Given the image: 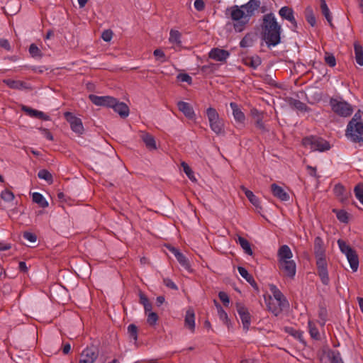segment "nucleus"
Listing matches in <instances>:
<instances>
[{
    "mask_svg": "<svg viewBox=\"0 0 363 363\" xmlns=\"http://www.w3.org/2000/svg\"><path fill=\"white\" fill-rule=\"evenodd\" d=\"M230 106L233 111V115L236 122L243 123L245 120L244 113L240 110L238 105L235 102H230Z\"/></svg>",
    "mask_w": 363,
    "mask_h": 363,
    "instance_id": "21",
    "label": "nucleus"
},
{
    "mask_svg": "<svg viewBox=\"0 0 363 363\" xmlns=\"http://www.w3.org/2000/svg\"><path fill=\"white\" fill-rule=\"evenodd\" d=\"M230 56V52L228 50L215 48L211 50L208 53V57L218 62H225Z\"/></svg>",
    "mask_w": 363,
    "mask_h": 363,
    "instance_id": "13",
    "label": "nucleus"
},
{
    "mask_svg": "<svg viewBox=\"0 0 363 363\" xmlns=\"http://www.w3.org/2000/svg\"><path fill=\"white\" fill-rule=\"evenodd\" d=\"M185 326L187 327L192 333L195 330V313L192 308H189L186 312L184 319Z\"/></svg>",
    "mask_w": 363,
    "mask_h": 363,
    "instance_id": "20",
    "label": "nucleus"
},
{
    "mask_svg": "<svg viewBox=\"0 0 363 363\" xmlns=\"http://www.w3.org/2000/svg\"><path fill=\"white\" fill-rule=\"evenodd\" d=\"M337 245L341 252L346 256L352 272H357L359 262L356 251L342 240H338Z\"/></svg>",
    "mask_w": 363,
    "mask_h": 363,
    "instance_id": "5",
    "label": "nucleus"
},
{
    "mask_svg": "<svg viewBox=\"0 0 363 363\" xmlns=\"http://www.w3.org/2000/svg\"><path fill=\"white\" fill-rule=\"evenodd\" d=\"M28 50L30 55L34 58H41L43 55L42 51L35 43L30 45Z\"/></svg>",
    "mask_w": 363,
    "mask_h": 363,
    "instance_id": "38",
    "label": "nucleus"
},
{
    "mask_svg": "<svg viewBox=\"0 0 363 363\" xmlns=\"http://www.w3.org/2000/svg\"><path fill=\"white\" fill-rule=\"evenodd\" d=\"M281 27L272 13L263 16L262 38L268 48L275 47L281 43Z\"/></svg>",
    "mask_w": 363,
    "mask_h": 363,
    "instance_id": "2",
    "label": "nucleus"
},
{
    "mask_svg": "<svg viewBox=\"0 0 363 363\" xmlns=\"http://www.w3.org/2000/svg\"><path fill=\"white\" fill-rule=\"evenodd\" d=\"M362 122H363L362 121V116H361V114H360L359 111H358V112H357L354 115V116L352 117L351 121L348 123L347 126L352 125H354L356 123H362Z\"/></svg>",
    "mask_w": 363,
    "mask_h": 363,
    "instance_id": "55",
    "label": "nucleus"
},
{
    "mask_svg": "<svg viewBox=\"0 0 363 363\" xmlns=\"http://www.w3.org/2000/svg\"><path fill=\"white\" fill-rule=\"evenodd\" d=\"M158 320V315L155 312H150L147 314V322L150 325H156L157 322Z\"/></svg>",
    "mask_w": 363,
    "mask_h": 363,
    "instance_id": "51",
    "label": "nucleus"
},
{
    "mask_svg": "<svg viewBox=\"0 0 363 363\" xmlns=\"http://www.w3.org/2000/svg\"><path fill=\"white\" fill-rule=\"evenodd\" d=\"M140 138L148 150H153L157 149L155 139L150 133L146 132H142L140 134Z\"/></svg>",
    "mask_w": 363,
    "mask_h": 363,
    "instance_id": "19",
    "label": "nucleus"
},
{
    "mask_svg": "<svg viewBox=\"0 0 363 363\" xmlns=\"http://www.w3.org/2000/svg\"><path fill=\"white\" fill-rule=\"evenodd\" d=\"M38 177L41 179H44L48 182H52V174L46 169H41L38 173Z\"/></svg>",
    "mask_w": 363,
    "mask_h": 363,
    "instance_id": "43",
    "label": "nucleus"
},
{
    "mask_svg": "<svg viewBox=\"0 0 363 363\" xmlns=\"http://www.w3.org/2000/svg\"><path fill=\"white\" fill-rule=\"evenodd\" d=\"M324 59L325 63L330 67H333L336 65V59L333 54L326 52Z\"/></svg>",
    "mask_w": 363,
    "mask_h": 363,
    "instance_id": "49",
    "label": "nucleus"
},
{
    "mask_svg": "<svg viewBox=\"0 0 363 363\" xmlns=\"http://www.w3.org/2000/svg\"><path fill=\"white\" fill-rule=\"evenodd\" d=\"M128 333L135 342L138 340V328L135 324H130L128 326Z\"/></svg>",
    "mask_w": 363,
    "mask_h": 363,
    "instance_id": "42",
    "label": "nucleus"
},
{
    "mask_svg": "<svg viewBox=\"0 0 363 363\" xmlns=\"http://www.w3.org/2000/svg\"><path fill=\"white\" fill-rule=\"evenodd\" d=\"M318 274L320 277L321 282L324 285H328L330 281L328 269L318 271Z\"/></svg>",
    "mask_w": 363,
    "mask_h": 363,
    "instance_id": "50",
    "label": "nucleus"
},
{
    "mask_svg": "<svg viewBox=\"0 0 363 363\" xmlns=\"http://www.w3.org/2000/svg\"><path fill=\"white\" fill-rule=\"evenodd\" d=\"M113 36V33L111 30H105L102 33L101 38L106 42H109Z\"/></svg>",
    "mask_w": 363,
    "mask_h": 363,
    "instance_id": "61",
    "label": "nucleus"
},
{
    "mask_svg": "<svg viewBox=\"0 0 363 363\" xmlns=\"http://www.w3.org/2000/svg\"><path fill=\"white\" fill-rule=\"evenodd\" d=\"M23 238L30 242H35L37 240L36 235L30 232H25L23 233Z\"/></svg>",
    "mask_w": 363,
    "mask_h": 363,
    "instance_id": "59",
    "label": "nucleus"
},
{
    "mask_svg": "<svg viewBox=\"0 0 363 363\" xmlns=\"http://www.w3.org/2000/svg\"><path fill=\"white\" fill-rule=\"evenodd\" d=\"M238 270L242 277H243L253 287H257V284L253 277L248 273L247 270L245 267H238Z\"/></svg>",
    "mask_w": 363,
    "mask_h": 363,
    "instance_id": "30",
    "label": "nucleus"
},
{
    "mask_svg": "<svg viewBox=\"0 0 363 363\" xmlns=\"http://www.w3.org/2000/svg\"><path fill=\"white\" fill-rule=\"evenodd\" d=\"M139 296H140V303L143 306H144L147 303L150 302L147 297L142 291H140Z\"/></svg>",
    "mask_w": 363,
    "mask_h": 363,
    "instance_id": "63",
    "label": "nucleus"
},
{
    "mask_svg": "<svg viewBox=\"0 0 363 363\" xmlns=\"http://www.w3.org/2000/svg\"><path fill=\"white\" fill-rule=\"evenodd\" d=\"M293 253L290 247L281 245L277 252L278 264L281 271L285 276L294 279L296 272V262L292 259Z\"/></svg>",
    "mask_w": 363,
    "mask_h": 363,
    "instance_id": "4",
    "label": "nucleus"
},
{
    "mask_svg": "<svg viewBox=\"0 0 363 363\" xmlns=\"http://www.w3.org/2000/svg\"><path fill=\"white\" fill-rule=\"evenodd\" d=\"M218 297L225 306H228L229 304L230 299H229L228 294L225 292H223V291L219 292Z\"/></svg>",
    "mask_w": 363,
    "mask_h": 363,
    "instance_id": "58",
    "label": "nucleus"
},
{
    "mask_svg": "<svg viewBox=\"0 0 363 363\" xmlns=\"http://www.w3.org/2000/svg\"><path fill=\"white\" fill-rule=\"evenodd\" d=\"M178 109L184 113V115L189 119L195 118V112L193 107L187 102L179 101L177 103Z\"/></svg>",
    "mask_w": 363,
    "mask_h": 363,
    "instance_id": "18",
    "label": "nucleus"
},
{
    "mask_svg": "<svg viewBox=\"0 0 363 363\" xmlns=\"http://www.w3.org/2000/svg\"><path fill=\"white\" fill-rule=\"evenodd\" d=\"M240 188L242 190V191L245 193L246 197L248 199L250 202L253 206H255L256 208H261L260 201H259V198L257 196H256L252 191L248 190L244 186H242Z\"/></svg>",
    "mask_w": 363,
    "mask_h": 363,
    "instance_id": "23",
    "label": "nucleus"
},
{
    "mask_svg": "<svg viewBox=\"0 0 363 363\" xmlns=\"http://www.w3.org/2000/svg\"><path fill=\"white\" fill-rule=\"evenodd\" d=\"M22 110L24 112L27 113L31 117L42 118V119H44V120H48V117L46 116L45 114L43 112L38 111V110H35V109H33V108H31L30 107H28L26 106H23L22 107Z\"/></svg>",
    "mask_w": 363,
    "mask_h": 363,
    "instance_id": "27",
    "label": "nucleus"
},
{
    "mask_svg": "<svg viewBox=\"0 0 363 363\" xmlns=\"http://www.w3.org/2000/svg\"><path fill=\"white\" fill-rule=\"evenodd\" d=\"M111 108H112L114 111L118 113V115L123 118H127L130 113L129 108L126 104L118 101L116 98L114 99L113 106H111Z\"/></svg>",
    "mask_w": 363,
    "mask_h": 363,
    "instance_id": "15",
    "label": "nucleus"
},
{
    "mask_svg": "<svg viewBox=\"0 0 363 363\" xmlns=\"http://www.w3.org/2000/svg\"><path fill=\"white\" fill-rule=\"evenodd\" d=\"M237 311L242 323L243 328L245 330H248L251 323V316L247 308L244 306L238 305L237 306Z\"/></svg>",
    "mask_w": 363,
    "mask_h": 363,
    "instance_id": "14",
    "label": "nucleus"
},
{
    "mask_svg": "<svg viewBox=\"0 0 363 363\" xmlns=\"http://www.w3.org/2000/svg\"><path fill=\"white\" fill-rule=\"evenodd\" d=\"M326 316H327L326 310L324 308H321L319 312V318L321 320V322L320 323V324L321 325V326L325 325V321H326Z\"/></svg>",
    "mask_w": 363,
    "mask_h": 363,
    "instance_id": "60",
    "label": "nucleus"
},
{
    "mask_svg": "<svg viewBox=\"0 0 363 363\" xmlns=\"http://www.w3.org/2000/svg\"><path fill=\"white\" fill-rule=\"evenodd\" d=\"M355 60L358 65L363 66V48L358 43L354 44Z\"/></svg>",
    "mask_w": 363,
    "mask_h": 363,
    "instance_id": "31",
    "label": "nucleus"
},
{
    "mask_svg": "<svg viewBox=\"0 0 363 363\" xmlns=\"http://www.w3.org/2000/svg\"><path fill=\"white\" fill-rule=\"evenodd\" d=\"M89 99L91 102L96 106H103L111 108L114 101V97L109 96H99L96 95H89Z\"/></svg>",
    "mask_w": 363,
    "mask_h": 363,
    "instance_id": "12",
    "label": "nucleus"
},
{
    "mask_svg": "<svg viewBox=\"0 0 363 363\" xmlns=\"http://www.w3.org/2000/svg\"><path fill=\"white\" fill-rule=\"evenodd\" d=\"M235 242L237 244H239L240 245V247H242L245 254L250 256L253 255V251L251 248V245L247 239H245L243 237L238 236V238L235 240Z\"/></svg>",
    "mask_w": 363,
    "mask_h": 363,
    "instance_id": "22",
    "label": "nucleus"
},
{
    "mask_svg": "<svg viewBox=\"0 0 363 363\" xmlns=\"http://www.w3.org/2000/svg\"><path fill=\"white\" fill-rule=\"evenodd\" d=\"M346 136L354 143H363V122L347 126Z\"/></svg>",
    "mask_w": 363,
    "mask_h": 363,
    "instance_id": "9",
    "label": "nucleus"
},
{
    "mask_svg": "<svg viewBox=\"0 0 363 363\" xmlns=\"http://www.w3.org/2000/svg\"><path fill=\"white\" fill-rule=\"evenodd\" d=\"M176 258H177V261L179 262V263L184 269H188L190 267L188 259L182 252H180L178 255H176Z\"/></svg>",
    "mask_w": 363,
    "mask_h": 363,
    "instance_id": "44",
    "label": "nucleus"
},
{
    "mask_svg": "<svg viewBox=\"0 0 363 363\" xmlns=\"http://www.w3.org/2000/svg\"><path fill=\"white\" fill-rule=\"evenodd\" d=\"M260 6L259 0H250L247 3L241 5H234L226 9L225 14L233 22L235 32L243 31L249 23L250 18Z\"/></svg>",
    "mask_w": 363,
    "mask_h": 363,
    "instance_id": "1",
    "label": "nucleus"
},
{
    "mask_svg": "<svg viewBox=\"0 0 363 363\" xmlns=\"http://www.w3.org/2000/svg\"><path fill=\"white\" fill-rule=\"evenodd\" d=\"M354 194L356 199L363 205V184L359 183L354 186Z\"/></svg>",
    "mask_w": 363,
    "mask_h": 363,
    "instance_id": "36",
    "label": "nucleus"
},
{
    "mask_svg": "<svg viewBox=\"0 0 363 363\" xmlns=\"http://www.w3.org/2000/svg\"><path fill=\"white\" fill-rule=\"evenodd\" d=\"M302 143L312 151L324 152L330 149V143L327 140L313 135L304 138Z\"/></svg>",
    "mask_w": 363,
    "mask_h": 363,
    "instance_id": "7",
    "label": "nucleus"
},
{
    "mask_svg": "<svg viewBox=\"0 0 363 363\" xmlns=\"http://www.w3.org/2000/svg\"><path fill=\"white\" fill-rule=\"evenodd\" d=\"M1 198L6 202H9L13 200L14 194L12 191L8 189H5L1 193Z\"/></svg>",
    "mask_w": 363,
    "mask_h": 363,
    "instance_id": "47",
    "label": "nucleus"
},
{
    "mask_svg": "<svg viewBox=\"0 0 363 363\" xmlns=\"http://www.w3.org/2000/svg\"><path fill=\"white\" fill-rule=\"evenodd\" d=\"M153 55L157 58V60H160L161 62L167 61L165 54L161 49L155 50Z\"/></svg>",
    "mask_w": 363,
    "mask_h": 363,
    "instance_id": "53",
    "label": "nucleus"
},
{
    "mask_svg": "<svg viewBox=\"0 0 363 363\" xmlns=\"http://www.w3.org/2000/svg\"><path fill=\"white\" fill-rule=\"evenodd\" d=\"M306 18L307 22L311 26H315L316 23V19L313 14V9L308 6L306 9Z\"/></svg>",
    "mask_w": 363,
    "mask_h": 363,
    "instance_id": "39",
    "label": "nucleus"
},
{
    "mask_svg": "<svg viewBox=\"0 0 363 363\" xmlns=\"http://www.w3.org/2000/svg\"><path fill=\"white\" fill-rule=\"evenodd\" d=\"M269 289L272 295L264 296V301L268 311L275 316H278L283 310L289 308V303L282 292L275 285H270Z\"/></svg>",
    "mask_w": 363,
    "mask_h": 363,
    "instance_id": "3",
    "label": "nucleus"
},
{
    "mask_svg": "<svg viewBox=\"0 0 363 363\" xmlns=\"http://www.w3.org/2000/svg\"><path fill=\"white\" fill-rule=\"evenodd\" d=\"M4 82L11 89H21L25 87V83L19 80L5 79Z\"/></svg>",
    "mask_w": 363,
    "mask_h": 363,
    "instance_id": "35",
    "label": "nucleus"
},
{
    "mask_svg": "<svg viewBox=\"0 0 363 363\" xmlns=\"http://www.w3.org/2000/svg\"><path fill=\"white\" fill-rule=\"evenodd\" d=\"M182 167L183 168L184 172L186 174V176L191 179H195L194 176V172L191 170V167L184 162H182Z\"/></svg>",
    "mask_w": 363,
    "mask_h": 363,
    "instance_id": "52",
    "label": "nucleus"
},
{
    "mask_svg": "<svg viewBox=\"0 0 363 363\" xmlns=\"http://www.w3.org/2000/svg\"><path fill=\"white\" fill-rule=\"evenodd\" d=\"M330 105L332 110L342 117L350 116L353 112L352 105L342 99L332 98L330 100Z\"/></svg>",
    "mask_w": 363,
    "mask_h": 363,
    "instance_id": "8",
    "label": "nucleus"
},
{
    "mask_svg": "<svg viewBox=\"0 0 363 363\" xmlns=\"http://www.w3.org/2000/svg\"><path fill=\"white\" fill-rule=\"evenodd\" d=\"M18 269L23 272H26L28 271L26 263L25 262H20L18 264Z\"/></svg>",
    "mask_w": 363,
    "mask_h": 363,
    "instance_id": "64",
    "label": "nucleus"
},
{
    "mask_svg": "<svg viewBox=\"0 0 363 363\" xmlns=\"http://www.w3.org/2000/svg\"><path fill=\"white\" fill-rule=\"evenodd\" d=\"M194 8L199 11H203L205 8V4L203 0H196L194 4Z\"/></svg>",
    "mask_w": 363,
    "mask_h": 363,
    "instance_id": "62",
    "label": "nucleus"
},
{
    "mask_svg": "<svg viewBox=\"0 0 363 363\" xmlns=\"http://www.w3.org/2000/svg\"><path fill=\"white\" fill-rule=\"evenodd\" d=\"M65 118L69 123L72 130L78 135L83 134L84 129L82 121L70 112L65 113Z\"/></svg>",
    "mask_w": 363,
    "mask_h": 363,
    "instance_id": "10",
    "label": "nucleus"
},
{
    "mask_svg": "<svg viewBox=\"0 0 363 363\" xmlns=\"http://www.w3.org/2000/svg\"><path fill=\"white\" fill-rule=\"evenodd\" d=\"M182 33L177 30L172 29L169 32V43L174 44L178 46L182 45Z\"/></svg>",
    "mask_w": 363,
    "mask_h": 363,
    "instance_id": "29",
    "label": "nucleus"
},
{
    "mask_svg": "<svg viewBox=\"0 0 363 363\" xmlns=\"http://www.w3.org/2000/svg\"><path fill=\"white\" fill-rule=\"evenodd\" d=\"M218 310V314L220 320L223 322L225 324H228L229 319L227 313L223 310V308L220 306H216Z\"/></svg>",
    "mask_w": 363,
    "mask_h": 363,
    "instance_id": "45",
    "label": "nucleus"
},
{
    "mask_svg": "<svg viewBox=\"0 0 363 363\" xmlns=\"http://www.w3.org/2000/svg\"><path fill=\"white\" fill-rule=\"evenodd\" d=\"M177 79L182 82H186L189 84L192 83V78L188 74H179Z\"/></svg>",
    "mask_w": 363,
    "mask_h": 363,
    "instance_id": "54",
    "label": "nucleus"
},
{
    "mask_svg": "<svg viewBox=\"0 0 363 363\" xmlns=\"http://www.w3.org/2000/svg\"><path fill=\"white\" fill-rule=\"evenodd\" d=\"M330 363H344L339 352H333Z\"/></svg>",
    "mask_w": 363,
    "mask_h": 363,
    "instance_id": "57",
    "label": "nucleus"
},
{
    "mask_svg": "<svg viewBox=\"0 0 363 363\" xmlns=\"http://www.w3.org/2000/svg\"><path fill=\"white\" fill-rule=\"evenodd\" d=\"M253 117L255 120V125L259 129L266 131L265 125L263 122L264 116L263 113L259 112L258 111L255 110L252 112Z\"/></svg>",
    "mask_w": 363,
    "mask_h": 363,
    "instance_id": "28",
    "label": "nucleus"
},
{
    "mask_svg": "<svg viewBox=\"0 0 363 363\" xmlns=\"http://www.w3.org/2000/svg\"><path fill=\"white\" fill-rule=\"evenodd\" d=\"M320 10H321L322 14L326 18V20L328 22L331 28H333L334 26H333V17H332L331 13L330 11V9H329L327 4H326L325 0H320Z\"/></svg>",
    "mask_w": 363,
    "mask_h": 363,
    "instance_id": "25",
    "label": "nucleus"
},
{
    "mask_svg": "<svg viewBox=\"0 0 363 363\" xmlns=\"http://www.w3.org/2000/svg\"><path fill=\"white\" fill-rule=\"evenodd\" d=\"M163 284L168 288L169 289H174V290H177L178 289V287L175 284V283L170 279L169 278H164L163 279Z\"/></svg>",
    "mask_w": 363,
    "mask_h": 363,
    "instance_id": "56",
    "label": "nucleus"
},
{
    "mask_svg": "<svg viewBox=\"0 0 363 363\" xmlns=\"http://www.w3.org/2000/svg\"><path fill=\"white\" fill-rule=\"evenodd\" d=\"M286 332L291 336L298 339L300 342L305 343L303 340V333L301 330H296L293 328H289L286 329Z\"/></svg>",
    "mask_w": 363,
    "mask_h": 363,
    "instance_id": "37",
    "label": "nucleus"
},
{
    "mask_svg": "<svg viewBox=\"0 0 363 363\" xmlns=\"http://www.w3.org/2000/svg\"><path fill=\"white\" fill-rule=\"evenodd\" d=\"M335 213L337 218L342 223H347L348 222V214L344 210H333Z\"/></svg>",
    "mask_w": 363,
    "mask_h": 363,
    "instance_id": "41",
    "label": "nucleus"
},
{
    "mask_svg": "<svg viewBox=\"0 0 363 363\" xmlns=\"http://www.w3.org/2000/svg\"><path fill=\"white\" fill-rule=\"evenodd\" d=\"M316 258V266L318 271L328 269L325 256H315Z\"/></svg>",
    "mask_w": 363,
    "mask_h": 363,
    "instance_id": "40",
    "label": "nucleus"
},
{
    "mask_svg": "<svg viewBox=\"0 0 363 363\" xmlns=\"http://www.w3.org/2000/svg\"><path fill=\"white\" fill-rule=\"evenodd\" d=\"M292 104L296 109L301 112H306L309 109L306 104L299 100H294Z\"/></svg>",
    "mask_w": 363,
    "mask_h": 363,
    "instance_id": "46",
    "label": "nucleus"
},
{
    "mask_svg": "<svg viewBox=\"0 0 363 363\" xmlns=\"http://www.w3.org/2000/svg\"><path fill=\"white\" fill-rule=\"evenodd\" d=\"M279 14L284 19L289 21L291 23V29L293 31H296L297 22L295 19L293 9L288 6H283L279 11Z\"/></svg>",
    "mask_w": 363,
    "mask_h": 363,
    "instance_id": "11",
    "label": "nucleus"
},
{
    "mask_svg": "<svg viewBox=\"0 0 363 363\" xmlns=\"http://www.w3.org/2000/svg\"><path fill=\"white\" fill-rule=\"evenodd\" d=\"M325 247L323 239L318 236L314 240V254L315 256H324L325 255Z\"/></svg>",
    "mask_w": 363,
    "mask_h": 363,
    "instance_id": "24",
    "label": "nucleus"
},
{
    "mask_svg": "<svg viewBox=\"0 0 363 363\" xmlns=\"http://www.w3.org/2000/svg\"><path fill=\"white\" fill-rule=\"evenodd\" d=\"M262 63V60L259 57L255 56L247 57L245 60V65L256 69Z\"/></svg>",
    "mask_w": 363,
    "mask_h": 363,
    "instance_id": "33",
    "label": "nucleus"
},
{
    "mask_svg": "<svg viewBox=\"0 0 363 363\" xmlns=\"http://www.w3.org/2000/svg\"><path fill=\"white\" fill-rule=\"evenodd\" d=\"M333 191L335 196L339 197L342 202H345L347 200V194L345 192V189L342 184H335L333 189Z\"/></svg>",
    "mask_w": 363,
    "mask_h": 363,
    "instance_id": "26",
    "label": "nucleus"
},
{
    "mask_svg": "<svg viewBox=\"0 0 363 363\" xmlns=\"http://www.w3.org/2000/svg\"><path fill=\"white\" fill-rule=\"evenodd\" d=\"M252 45V38L250 34H247L240 42V46L241 48H247Z\"/></svg>",
    "mask_w": 363,
    "mask_h": 363,
    "instance_id": "48",
    "label": "nucleus"
},
{
    "mask_svg": "<svg viewBox=\"0 0 363 363\" xmlns=\"http://www.w3.org/2000/svg\"><path fill=\"white\" fill-rule=\"evenodd\" d=\"M32 199L34 203L38 204L41 208H46L48 206V202L40 193L34 192L32 195Z\"/></svg>",
    "mask_w": 363,
    "mask_h": 363,
    "instance_id": "32",
    "label": "nucleus"
},
{
    "mask_svg": "<svg viewBox=\"0 0 363 363\" xmlns=\"http://www.w3.org/2000/svg\"><path fill=\"white\" fill-rule=\"evenodd\" d=\"M271 191L272 194L281 201H287L289 200V194H287L281 186H278L277 184L273 183L271 185Z\"/></svg>",
    "mask_w": 363,
    "mask_h": 363,
    "instance_id": "17",
    "label": "nucleus"
},
{
    "mask_svg": "<svg viewBox=\"0 0 363 363\" xmlns=\"http://www.w3.org/2000/svg\"><path fill=\"white\" fill-rule=\"evenodd\" d=\"M206 116L211 130L216 135L223 134L224 133V123L217 111L214 108L209 107L206 109Z\"/></svg>",
    "mask_w": 363,
    "mask_h": 363,
    "instance_id": "6",
    "label": "nucleus"
},
{
    "mask_svg": "<svg viewBox=\"0 0 363 363\" xmlns=\"http://www.w3.org/2000/svg\"><path fill=\"white\" fill-rule=\"evenodd\" d=\"M97 357L98 354L94 348H85L81 354L79 363H94Z\"/></svg>",
    "mask_w": 363,
    "mask_h": 363,
    "instance_id": "16",
    "label": "nucleus"
},
{
    "mask_svg": "<svg viewBox=\"0 0 363 363\" xmlns=\"http://www.w3.org/2000/svg\"><path fill=\"white\" fill-rule=\"evenodd\" d=\"M308 332L311 337L314 340H320V335L315 324L312 320L308 322Z\"/></svg>",
    "mask_w": 363,
    "mask_h": 363,
    "instance_id": "34",
    "label": "nucleus"
}]
</instances>
